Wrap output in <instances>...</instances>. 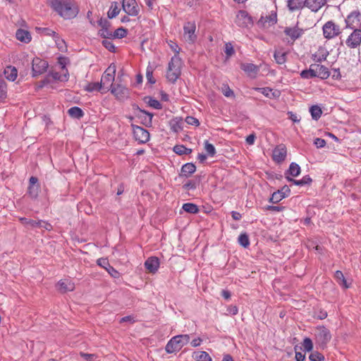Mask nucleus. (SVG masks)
<instances>
[{
  "label": "nucleus",
  "instance_id": "c9c22d12",
  "mask_svg": "<svg viewBox=\"0 0 361 361\" xmlns=\"http://www.w3.org/2000/svg\"><path fill=\"white\" fill-rule=\"evenodd\" d=\"M196 170V166L192 163L185 164L181 168V173L183 176H188Z\"/></svg>",
  "mask_w": 361,
  "mask_h": 361
},
{
  "label": "nucleus",
  "instance_id": "c03bdc74",
  "mask_svg": "<svg viewBox=\"0 0 361 361\" xmlns=\"http://www.w3.org/2000/svg\"><path fill=\"white\" fill-rule=\"evenodd\" d=\"M68 114L72 117L80 118L83 116V111L82 110L78 107V106H73L68 109Z\"/></svg>",
  "mask_w": 361,
  "mask_h": 361
},
{
  "label": "nucleus",
  "instance_id": "8fccbe9b",
  "mask_svg": "<svg viewBox=\"0 0 361 361\" xmlns=\"http://www.w3.org/2000/svg\"><path fill=\"white\" fill-rule=\"evenodd\" d=\"M204 149L207 152V155L211 157H213L216 154V149L214 146L207 140L204 142Z\"/></svg>",
  "mask_w": 361,
  "mask_h": 361
},
{
  "label": "nucleus",
  "instance_id": "e433bc0d",
  "mask_svg": "<svg viewBox=\"0 0 361 361\" xmlns=\"http://www.w3.org/2000/svg\"><path fill=\"white\" fill-rule=\"evenodd\" d=\"M140 114L139 116L143 118V123L146 126H151L152 120L153 117V114L152 113L147 112L145 110L139 109Z\"/></svg>",
  "mask_w": 361,
  "mask_h": 361
},
{
  "label": "nucleus",
  "instance_id": "f3484780",
  "mask_svg": "<svg viewBox=\"0 0 361 361\" xmlns=\"http://www.w3.org/2000/svg\"><path fill=\"white\" fill-rule=\"evenodd\" d=\"M290 193V190L289 187L288 185H284L281 190H279L272 194L269 201L274 204L278 203L283 198L288 197Z\"/></svg>",
  "mask_w": 361,
  "mask_h": 361
},
{
  "label": "nucleus",
  "instance_id": "4c0bfd02",
  "mask_svg": "<svg viewBox=\"0 0 361 361\" xmlns=\"http://www.w3.org/2000/svg\"><path fill=\"white\" fill-rule=\"evenodd\" d=\"M334 277L337 281V283L344 287L345 288H349V284L348 283L347 281L345 280L343 274L341 271H336L334 274Z\"/></svg>",
  "mask_w": 361,
  "mask_h": 361
},
{
  "label": "nucleus",
  "instance_id": "5701e85b",
  "mask_svg": "<svg viewBox=\"0 0 361 361\" xmlns=\"http://www.w3.org/2000/svg\"><path fill=\"white\" fill-rule=\"evenodd\" d=\"M255 90L261 92L266 97L272 99L278 98L280 96V92L279 90H273L270 87H255Z\"/></svg>",
  "mask_w": 361,
  "mask_h": 361
},
{
  "label": "nucleus",
  "instance_id": "37998d69",
  "mask_svg": "<svg viewBox=\"0 0 361 361\" xmlns=\"http://www.w3.org/2000/svg\"><path fill=\"white\" fill-rule=\"evenodd\" d=\"M310 112L311 114L312 118L317 121L322 116V111L321 108L317 105L312 106L310 109Z\"/></svg>",
  "mask_w": 361,
  "mask_h": 361
},
{
  "label": "nucleus",
  "instance_id": "338daca9",
  "mask_svg": "<svg viewBox=\"0 0 361 361\" xmlns=\"http://www.w3.org/2000/svg\"><path fill=\"white\" fill-rule=\"evenodd\" d=\"M314 144L317 146V148H322L326 145V142L325 140L317 137L314 140Z\"/></svg>",
  "mask_w": 361,
  "mask_h": 361
},
{
  "label": "nucleus",
  "instance_id": "a18cd8bd",
  "mask_svg": "<svg viewBox=\"0 0 361 361\" xmlns=\"http://www.w3.org/2000/svg\"><path fill=\"white\" fill-rule=\"evenodd\" d=\"M102 88V82H90L85 87V90L87 92L99 91Z\"/></svg>",
  "mask_w": 361,
  "mask_h": 361
},
{
  "label": "nucleus",
  "instance_id": "dca6fc26",
  "mask_svg": "<svg viewBox=\"0 0 361 361\" xmlns=\"http://www.w3.org/2000/svg\"><path fill=\"white\" fill-rule=\"evenodd\" d=\"M97 264L104 268L113 278L118 279L120 277V273L110 265L107 259L99 258L97 260Z\"/></svg>",
  "mask_w": 361,
  "mask_h": 361
},
{
  "label": "nucleus",
  "instance_id": "bf43d9fd",
  "mask_svg": "<svg viewBox=\"0 0 361 361\" xmlns=\"http://www.w3.org/2000/svg\"><path fill=\"white\" fill-rule=\"evenodd\" d=\"M68 59L66 57L60 56L58 58V63L60 65V66L62 69V71L64 73H66V70H68L66 68V66L68 63Z\"/></svg>",
  "mask_w": 361,
  "mask_h": 361
},
{
  "label": "nucleus",
  "instance_id": "4be33fe9",
  "mask_svg": "<svg viewBox=\"0 0 361 361\" xmlns=\"http://www.w3.org/2000/svg\"><path fill=\"white\" fill-rule=\"evenodd\" d=\"M284 33L290 37L293 41L298 39L303 33V30L297 26L287 27L284 30Z\"/></svg>",
  "mask_w": 361,
  "mask_h": 361
},
{
  "label": "nucleus",
  "instance_id": "09e8293b",
  "mask_svg": "<svg viewBox=\"0 0 361 361\" xmlns=\"http://www.w3.org/2000/svg\"><path fill=\"white\" fill-rule=\"evenodd\" d=\"M19 220L25 226H27L30 228H37V221L29 219L25 217H21L20 218Z\"/></svg>",
  "mask_w": 361,
  "mask_h": 361
},
{
  "label": "nucleus",
  "instance_id": "e2e57ef3",
  "mask_svg": "<svg viewBox=\"0 0 361 361\" xmlns=\"http://www.w3.org/2000/svg\"><path fill=\"white\" fill-rule=\"evenodd\" d=\"M102 44L110 51H115V46L109 39H104L102 41Z\"/></svg>",
  "mask_w": 361,
  "mask_h": 361
},
{
  "label": "nucleus",
  "instance_id": "4468645a",
  "mask_svg": "<svg viewBox=\"0 0 361 361\" xmlns=\"http://www.w3.org/2000/svg\"><path fill=\"white\" fill-rule=\"evenodd\" d=\"M361 21V13L358 11H352L346 18L345 23L348 27L355 29Z\"/></svg>",
  "mask_w": 361,
  "mask_h": 361
},
{
  "label": "nucleus",
  "instance_id": "a211bd4d",
  "mask_svg": "<svg viewBox=\"0 0 361 361\" xmlns=\"http://www.w3.org/2000/svg\"><path fill=\"white\" fill-rule=\"evenodd\" d=\"M326 3V0H305V7L312 12H318Z\"/></svg>",
  "mask_w": 361,
  "mask_h": 361
},
{
  "label": "nucleus",
  "instance_id": "39448f33",
  "mask_svg": "<svg viewBox=\"0 0 361 361\" xmlns=\"http://www.w3.org/2000/svg\"><path fill=\"white\" fill-rule=\"evenodd\" d=\"M183 39L190 44L197 40L196 24L194 21H188L184 24Z\"/></svg>",
  "mask_w": 361,
  "mask_h": 361
},
{
  "label": "nucleus",
  "instance_id": "473e14b6",
  "mask_svg": "<svg viewBox=\"0 0 361 361\" xmlns=\"http://www.w3.org/2000/svg\"><path fill=\"white\" fill-rule=\"evenodd\" d=\"M286 179L289 182H292L294 185L300 186L308 185L312 182V178L309 176H305L300 180H295L289 176H286Z\"/></svg>",
  "mask_w": 361,
  "mask_h": 361
},
{
  "label": "nucleus",
  "instance_id": "6e6d98bb",
  "mask_svg": "<svg viewBox=\"0 0 361 361\" xmlns=\"http://www.w3.org/2000/svg\"><path fill=\"white\" fill-rule=\"evenodd\" d=\"M225 54L226 55V58L231 57L234 54L235 51L233 44L231 42H227L225 44Z\"/></svg>",
  "mask_w": 361,
  "mask_h": 361
},
{
  "label": "nucleus",
  "instance_id": "423d86ee",
  "mask_svg": "<svg viewBox=\"0 0 361 361\" xmlns=\"http://www.w3.org/2000/svg\"><path fill=\"white\" fill-rule=\"evenodd\" d=\"M361 44V29L355 28L348 35L345 40V44L348 48L355 49Z\"/></svg>",
  "mask_w": 361,
  "mask_h": 361
},
{
  "label": "nucleus",
  "instance_id": "79ce46f5",
  "mask_svg": "<svg viewBox=\"0 0 361 361\" xmlns=\"http://www.w3.org/2000/svg\"><path fill=\"white\" fill-rule=\"evenodd\" d=\"M182 209L190 214H197L199 212L198 207L193 203H185L183 204Z\"/></svg>",
  "mask_w": 361,
  "mask_h": 361
},
{
  "label": "nucleus",
  "instance_id": "f03ea898",
  "mask_svg": "<svg viewBox=\"0 0 361 361\" xmlns=\"http://www.w3.org/2000/svg\"><path fill=\"white\" fill-rule=\"evenodd\" d=\"M183 61L178 55H174L170 60L166 71L167 80L174 83L181 74Z\"/></svg>",
  "mask_w": 361,
  "mask_h": 361
},
{
  "label": "nucleus",
  "instance_id": "aec40b11",
  "mask_svg": "<svg viewBox=\"0 0 361 361\" xmlns=\"http://www.w3.org/2000/svg\"><path fill=\"white\" fill-rule=\"evenodd\" d=\"M57 288L61 293L73 291L75 289V284L70 279H62L58 282Z\"/></svg>",
  "mask_w": 361,
  "mask_h": 361
},
{
  "label": "nucleus",
  "instance_id": "de8ad7c7",
  "mask_svg": "<svg viewBox=\"0 0 361 361\" xmlns=\"http://www.w3.org/2000/svg\"><path fill=\"white\" fill-rule=\"evenodd\" d=\"M173 152L177 154L183 155V154H188L190 153L191 149L186 148L183 145H176L173 147Z\"/></svg>",
  "mask_w": 361,
  "mask_h": 361
},
{
  "label": "nucleus",
  "instance_id": "69168bd1",
  "mask_svg": "<svg viewBox=\"0 0 361 361\" xmlns=\"http://www.w3.org/2000/svg\"><path fill=\"white\" fill-rule=\"evenodd\" d=\"M37 228H43L47 231H50L52 229V226L47 221L39 220L37 221Z\"/></svg>",
  "mask_w": 361,
  "mask_h": 361
},
{
  "label": "nucleus",
  "instance_id": "4d7b16f0",
  "mask_svg": "<svg viewBox=\"0 0 361 361\" xmlns=\"http://www.w3.org/2000/svg\"><path fill=\"white\" fill-rule=\"evenodd\" d=\"M222 93L226 97H234L233 91L228 87L227 85H224L222 88Z\"/></svg>",
  "mask_w": 361,
  "mask_h": 361
},
{
  "label": "nucleus",
  "instance_id": "052dcab7",
  "mask_svg": "<svg viewBox=\"0 0 361 361\" xmlns=\"http://www.w3.org/2000/svg\"><path fill=\"white\" fill-rule=\"evenodd\" d=\"M148 104L149 106L153 107L155 109H160L161 108V104L155 99L149 98Z\"/></svg>",
  "mask_w": 361,
  "mask_h": 361
},
{
  "label": "nucleus",
  "instance_id": "0e129e2a",
  "mask_svg": "<svg viewBox=\"0 0 361 361\" xmlns=\"http://www.w3.org/2000/svg\"><path fill=\"white\" fill-rule=\"evenodd\" d=\"M185 122L191 126H198L200 125L198 119L192 116H187L185 118Z\"/></svg>",
  "mask_w": 361,
  "mask_h": 361
},
{
  "label": "nucleus",
  "instance_id": "20e7f679",
  "mask_svg": "<svg viewBox=\"0 0 361 361\" xmlns=\"http://www.w3.org/2000/svg\"><path fill=\"white\" fill-rule=\"evenodd\" d=\"M315 342L322 348H325L331 339L330 331L324 326H318L314 331Z\"/></svg>",
  "mask_w": 361,
  "mask_h": 361
},
{
  "label": "nucleus",
  "instance_id": "f704fd0d",
  "mask_svg": "<svg viewBox=\"0 0 361 361\" xmlns=\"http://www.w3.org/2000/svg\"><path fill=\"white\" fill-rule=\"evenodd\" d=\"M328 54L329 53L326 49H320L313 54V59L316 62H322L326 59Z\"/></svg>",
  "mask_w": 361,
  "mask_h": 361
},
{
  "label": "nucleus",
  "instance_id": "cd10ccee",
  "mask_svg": "<svg viewBox=\"0 0 361 361\" xmlns=\"http://www.w3.org/2000/svg\"><path fill=\"white\" fill-rule=\"evenodd\" d=\"M16 37L18 40L24 42L28 43L31 41V35L30 32L27 30H25L23 29H18L16 32Z\"/></svg>",
  "mask_w": 361,
  "mask_h": 361
},
{
  "label": "nucleus",
  "instance_id": "5fc2aeb1",
  "mask_svg": "<svg viewBox=\"0 0 361 361\" xmlns=\"http://www.w3.org/2000/svg\"><path fill=\"white\" fill-rule=\"evenodd\" d=\"M309 359L310 361H324V357L320 353L313 352L310 355Z\"/></svg>",
  "mask_w": 361,
  "mask_h": 361
},
{
  "label": "nucleus",
  "instance_id": "2eb2a0df",
  "mask_svg": "<svg viewBox=\"0 0 361 361\" xmlns=\"http://www.w3.org/2000/svg\"><path fill=\"white\" fill-rule=\"evenodd\" d=\"M111 92L119 100H124L128 97L129 90L128 89L122 85H114L111 88Z\"/></svg>",
  "mask_w": 361,
  "mask_h": 361
},
{
  "label": "nucleus",
  "instance_id": "a19ab883",
  "mask_svg": "<svg viewBox=\"0 0 361 361\" xmlns=\"http://www.w3.org/2000/svg\"><path fill=\"white\" fill-rule=\"evenodd\" d=\"M274 57L278 64H283L286 61V53L282 50L276 51Z\"/></svg>",
  "mask_w": 361,
  "mask_h": 361
},
{
  "label": "nucleus",
  "instance_id": "7ed1b4c3",
  "mask_svg": "<svg viewBox=\"0 0 361 361\" xmlns=\"http://www.w3.org/2000/svg\"><path fill=\"white\" fill-rule=\"evenodd\" d=\"M189 341L190 336L188 334L175 336L169 341L165 347V350L168 353H176L184 345H187Z\"/></svg>",
  "mask_w": 361,
  "mask_h": 361
},
{
  "label": "nucleus",
  "instance_id": "412c9836",
  "mask_svg": "<svg viewBox=\"0 0 361 361\" xmlns=\"http://www.w3.org/2000/svg\"><path fill=\"white\" fill-rule=\"evenodd\" d=\"M286 152L285 146H277L273 151V159L278 163L283 161L286 159Z\"/></svg>",
  "mask_w": 361,
  "mask_h": 361
},
{
  "label": "nucleus",
  "instance_id": "c756f323",
  "mask_svg": "<svg viewBox=\"0 0 361 361\" xmlns=\"http://www.w3.org/2000/svg\"><path fill=\"white\" fill-rule=\"evenodd\" d=\"M261 21L266 25H273L277 22V14L275 11H271L268 16L261 18Z\"/></svg>",
  "mask_w": 361,
  "mask_h": 361
},
{
  "label": "nucleus",
  "instance_id": "6ab92c4d",
  "mask_svg": "<svg viewBox=\"0 0 361 361\" xmlns=\"http://www.w3.org/2000/svg\"><path fill=\"white\" fill-rule=\"evenodd\" d=\"M145 267L149 272L156 273L159 267V259L156 257H149L145 262Z\"/></svg>",
  "mask_w": 361,
  "mask_h": 361
},
{
  "label": "nucleus",
  "instance_id": "49530a36",
  "mask_svg": "<svg viewBox=\"0 0 361 361\" xmlns=\"http://www.w3.org/2000/svg\"><path fill=\"white\" fill-rule=\"evenodd\" d=\"M239 244L243 247H247L250 245V239L248 235L245 233H241L238 239Z\"/></svg>",
  "mask_w": 361,
  "mask_h": 361
},
{
  "label": "nucleus",
  "instance_id": "a878e982",
  "mask_svg": "<svg viewBox=\"0 0 361 361\" xmlns=\"http://www.w3.org/2000/svg\"><path fill=\"white\" fill-rule=\"evenodd\" d=\"M316 77L326 79L329 77L330 73L326 67L323 65L314 64Z\"/></svg>",
  "mask_w": 361,
  "mask_h": 361
},
{
  "label": "nucleus",
  "instance_id": "680f3d73",
  "mask_svg": "<svg viewBox=\"0 0 361 361\" xmlns=\"http://www.w3.org/2000/svg\"><path fill=\"white\" fill-rule=\"evenodd\" d=\"M146 77L149 82L151 84L155 83V80L153 78V70L151 67L147 68Z\"/></svg>",
  "mask_w": 361,
  "mask_h": 361
},
{
  "label": "nucleus",
  "instance_id": "72a5a7b5",
  "mask_svg": "<svg viewBox=\"0 0 361 361\" xmlns=\"http://www.w3.org/2000/svg\"><path fill=\"white\" fill-rule=\"evenodd\" d=\"M120 11L119 4L116 1L112 2L107 13L108 18L111 19L116 17Z\"/></svg>",
  "mask_w": 361,
  "mask_h": 361
},
{
  "label": "nucleus",
  "instance_id": "9b49d317",
  "mask_svg": "<svg viewBox=\"0 0 361 361\" xmlns=\"http://www.w3.org/2000/svg\"><path fill=\"white\" fill-rule=\"evenodd\" d=\"M132 128L135 140L138 141L140 143H146L149 141V133L147 130L135 125H132Z\"/></svg>",
  "mask_w": 361,
  "mask_h": 361
},
{
  "label": "nucleus",
  "instance_id": "bb28decb",
  "mask_svg": "<svg viewBox=\"0 0 361 361\" xmlns=\"http://www.w3.org/2000/svg\"><path fill=\"white\" fill-rule=\"evenodd\" d=\"M287 7L291 12L299 11L305 7V0H287Z\"/></svg>",
  "mask_w": 361,
  "mask_h": 361
},
{
  "label": "nucleus",
  "instance_id": "393cba45",
  "mask_svg": "<svg viewBox=\"0 0 361 361\" xmlns=\"http://www.w3.org/2000/svg\"><path fill=\"white\" fill-rule=\"evenodd\" d=\"M69 74L68 70H66V73L63 72L62 73H59L57 72H51L48 74L47 78L49 81L51 79L54 80L61 81V82H66L68 80Z\"/></svg>",
  "mask_w": 361,
  "mask_h": 361
},
{
  "label": "nucleus",
  "instance_id": "ea45409f",
  "mask_svg": "<svg viewBox=\"0 0 361 361\" xmlns=\"http://www.w3.org/2000/svg\"><path fill=\"white\" fill-rule=\"evenodd\" d=\"M194 358L197 361H212V357L205 351H199L194 353Z\"/></svg>",
  "mask_w": 361,
  "mask_h": 361
},
{
  "label": "nucleus",
  "instance_id": "b1692460",
  "mask_svg": "<svg viewBox=\"0 0 361 361\" xmlns=\"http://www.w3.org/2000/svg\"><path fill=\"white\" fill-rule=\"evenodd\" d=\"M240 68L250 77H255L259 70L257 66L250 63H242Z\"/></svg>",
  "mask_w": 361,
  "mask_h": 361
},
{
  "label": "nucleus",
  "instance_id": "9d476101",
  "mask_svg": "<svg viewBox=\"0 0 361 361\" xmlns=\"http://www.w3.org/2000/svg\"><path fill=\"white\" fill-rule=\"evenodd\" d=\"M47 67L48 63L46 61L38 57L34 58L32 61V76L36 77L42 74L47 71Z\"/></svg>",
  "mask_w": 361,
  "mask_h": 361
},
{
  "label": "nucleus",
  "instance_id": "3c124183",
  "mask_svg": "<svg viewBox=\"0 0 361 361\" xmlns=\"http://www.w3.org/2000/svg\"><path fill=\"white\" fill-rule=\"evenodd\" d=\"M53 39H54L57 47L60 50L63 51L66 48L64 40L61 39L58 34H56V36L54 37Z\"/></svg>",
  "mask_w": 361,
  "mask_h": 361
},
{
  "label": "nucleus",
  "instance_id": "c85d7f7f",
  "mask_svg": "<svg viewBox=\"0 0 361 361\" xmlns=\"http://www.w3.org/2000/svg\"><path fill=\"white\" fill-rule=\"evenodd\" d=\"M99 24L102 27V28L99 31V34L101 37L105 38V39H110L113 37L112 32L109 31L107 27H106V25L108 24L106 20L100 19Z\"/></svg>",
  "mask_w": 361,
  "mask_h": 361
},
{
  "label": "nucleus",
  "instance_id": "603ef678",
  "mask_svg": "<svg viewBox=\"0 0 361 361\" xmlns=\"http://www.w3.org/2000/svg\"><path fill=\"white\" fill-rule=\"evenodd\" d=\"M127 35V30L119 27L116 29L114 32L113 33V37L114 38H123L126 37Z\"/></svg>",
  "mask_w": 361,
  "mask_h": 361
},
{
  "label": "nucleus",
  "instance_id": "ddd939ff",
  "mask_svg": "<svg viewBox=\"0 0 361 361\" xmlns=\"http://www.w3.org/2000/svg\"><path fill=\"white\" fill-rule=\"evenodd\" d=\"M235 23L241 27H247L252 24L251 17L245 11H239L236 15Z\"/></svg>",
  "mask_w": 361,
  "mask_h": 361
},
{
  "label": "nucleus",
  "instance_id": "0eeeda50",
  "mask_svg": "<svg viewBox=\"0 0 361 361\" xmlns=\"http://www.w3.org/2000/svg\"><path fill=\"white\" fill-rule=\"evenodd\" d=\"M116 66L114 64H111L104 71L102 76V79L100 82H102V85H110L111 88L114 86L113 82L115 79L116 75Z\"/></svg>",
  "mask_w": 361,
  "mask_h": 361
},
{
  "label": "nucleus",
  "instance_id": "774afa93",
  "mask_svg": "<svg viewBox=\"0 0 361 361\" xmlns=\"http://www.w3.org/2000/svg\"><path fill=\"white\" fill-rule=\"evenodd\" d=\"M80 355L87 361H96V355L94 354L80 353Z\"/></svg>",
  "mask_w": 361,
  "mask_h": 361
},
{
  "label": "nucleus",
  "instance_id": "f8f14e48",
  "mask_svg": "<svg viewBox=\"0 0 361 361\" xmlns=\"http://www.w3.org/2000/svg\"><path fill=\"white\" fill-rule=\"evenodd\" d=\"M40 192V185L38 183L37 178L35 176L30 177L29 180V186L27 189V194L32 200H36Z\"/></svg>",
  "mask_w": 361,
  "mask_h": 361
},
{
  "label": "nucleus",
  "instance_id": "2f4dec72",
  "mask_svg": "<svg viewBox=\"0 0 361 361\" xmlns=\"http://www.w3.org/2000/svg\"><path fill=\"white\" fill-rule=\"evenodd\" d=\"M4 75L7 80L14 81L17 78L18 71L13 66H7L4 70Z\"/></svg>",
  "mask_w": 361,
  "mask_h": 361
},
{
  "label": "nucleus",
  "instance_id": "6e6552de",
  "mask_svg": "<svg viewBox=\"0 0 361 361\" xmlns=\"http://www.w3.org/2000/svg\"><path fill=\"white\" fill-rule=\"evenodd\" d=\"M323 34L325 38L332 39L340 34V27L333 21H328L323 25Z\"/></svg>",
  "mask_w": 361,
  "mask_h": 361
},
{
  "label": "nucleus",
  "instance_id": "7c9ffc66",
  "mask_svg": "<svg viewBox=\"0 0 361 361\" xmlns=\"http://www.w3.org/2000/svg\"><path fill=\"white\" fill-rule=\"evenodd\" d=\"M300 173V166L295 163V162H292L290 166H289V168L288 169V171L285 173V177L286 178V176H293V177H296L298 176H299Z\"/></svg>",
  "mask_w": 361,
  "mask_h": 361
},
{
  "label": "nucleus",
  "instance_id": "1a4fd4ad",
  "mask_svg": "<svg viewBox=\"0 0 361 361\" xmlns=\"http://www.w3.org/2000/svg\"><path fill=\"white\" fill-rule=\"evenodd\" d=\"M122 8L130 16H137L140 13V7L135 0H122Z\"/></svg>",
  "mask_w": 361,
  "mask_h": 361
},
{
  "label": "nucleus",
  "instance_id": "58836bf2",
  "mask_svg": "<svg viewBox=\"0 0 361 361\" xmlns=\"http://www.w3.org/2000/svg\"><path fill=\"white\" fill-rule=\"evenodd\" d=\"M314 64H312L309 69L303 70L300 73V77L303 79H310L316 77Z\"/></svg>",
  "mask_w": 361,
  "mask_h": 361
},
{
  "label": "nucleus",
  "instance_id": "f257e3e1",
  "mask_svg": "<svg viewBox=\"0 0 361 361\" xmlns=\"http://www.w3.org/2000/svg\"><path fill=\"white\" fill-rule=\"evenodd\" d=\"M51 6L60 16L66 20L75 18L79 9L73 0H52Z\"/></svg>",
  "mask_w": 361,
  "mask_h": 361
},
{
  "label": "nucleus",
  "instance_id": "864d4df0",
  "mask_svg": "<svg viewBox=\"0 0 361 361\" xmlns=\"http://www.w3.org/2000/svg\"><path fill=\"white\" fill-rule=\"evenodd\" d=\"M302 347L305 351L310 352L313 348V343L310 338H305L302 342Z\"/></svg>",
  "mask_w": 361,
  "mask_h": 361
},
{
  "label": "nucleus",
  "instance_id": "13d9d810",
  "mask_svg": "<svg viewBox=\"0 0 361 361\" xmlns=\"http://www.w3.org/2000/svg\"><path fill=\"white\" fill-rule=\"evenodd\" d=\"M7 87L4 82H0V100L3 101L6 98Z\"/></svg>",
  "mask_w": 361,
  "mask_h": 361
}]
</instances>
